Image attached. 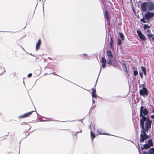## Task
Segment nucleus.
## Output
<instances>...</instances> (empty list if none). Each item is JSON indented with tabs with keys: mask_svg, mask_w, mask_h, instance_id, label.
<instances>
[{
	"mask_svg": "<svg viewBox=\"0 0 154 154\" xmlns=\"http://www.w3.org/2000/svg\"><path fill=\"white\" fill-rule=\"evenodd\" d=\"M152 39L154 41V37H152Z\"/></svg>",
	"mask_w": 154,
	"mask_h": 154,
	"instance_id": "33",
	"label": "nucleus"
},
{
	"mask_svg": "<svg viewBox=\"0 0 154 154\" xmlns=\"http://www.w3.org/2000/svg\"><path fill=\"white\" fill-rule=\"evenodd\" d=\"M143 154H148V153L146 152H143Z\"/></svg>",
	"mask_w": 154,
	"mask_h": 154,
	"instance_id": "27",
	"label": "nucleus"
},
{
	"mask_svg": "<svg viewBox=\"0 0 154 154\" xmlns=\"http://www.w3.org/2000/svg\"><path fill=\"white\" fill-rule=\"evenodd\" d=\"M147 7V2L142 3L141 5V9L142 11H145Z\"/></svg>",
	"mask_w": 154,
	"mask_h": 154,
	"instance_id": "10",
	"label": "nucleus"
},
{
	"mask_svg": "<svg viewBox=\"0 0 154 154\" xmlns=\"http://www.w3.org/2000/svg\"><path fill=\"white\" fill-rule=\"evenodd\" d=\"M82 130H80V131L79 132V131H78V132H76V134H78L79 133H82Z\"/></svg>",
	"mask_w": 154,
	"mask_h": 154,
	"instance_id": "29",
	"label": "nucleus"
},
{
	"mask_svg": "<svg viewBox=\"0 0 154 154\" xmlns=\"http://www.w3.org/2000/svg\"><path fill=\"white\" fill-rule=\"evenodd\" d=\"M140 77L142 78L143 76V73L142 72H140Z\"/></svg>",
	"mask_w": 154,
	"mask_h": 154,
	"instance_id": "24",
	"label": "nucleus"
},
{
	"mask_svg": "<svg viewBox=\"0 0 154 154\" xmlns=\"http://www.w3.org/2000/svg\"><path fill=\"white\" fill-rule=\"evenodd\" d=\"M106 60L105 58L104 57H103L101 58V63H102V66H100V69L99 72V73H100L101 70L102 68H105L106 66Z\"/></svg>",
	"mask_w": 154,
	"mask_h": 154,
	"instance_id": "4",
	"label": "nucleus"
},
{
	"mask_svg": "<svg viewBox=\"0 0 154 154\" xmlns=\"http://www.w3.org/2000/svg\"><path fill=\"white\" fill-rule=\"evenodd\" d=\"M144 73L145 75H146V72H144Z\"/></svg>",
	"mask_w": 154,
	"mask_h": 154,
	"instance_id": "31",
	"label": "nucleus"
},
{
	"mask_svg": "<svg viewBox=\"0 0 154 154\" xmlns=\"http://www.w3.org/2000/svg\"><path fill=\"white\" fill-rule=\"evenodd\" d=\"M150 154H154V149L153 148H151L149 150Z\"/></svg>",
	"mask_w": 154,
	"mask_h": 154,
	"instance_id": "16",
	"label": "nucleus"
},
{
	"mask_svg": "<svg viewBox=\"0 0 154 154\" xmlns=\"http://www.w3.org/2000/svg\"><path fill=\"white\" fill-rule=\"evenodd\" d=\"M149 144H146L144 145L143 148H142V149H148L151 146H152L153 145L152 141L151 139H149L148 141Z\"/></svg>",
	"mask_w": 154,
	"mask_h": 154,
	"instance_id": "6",
	"label": "nucleus"
},
{
	"mask_svg": "<svg viewBox=\"0 0 154 154\" xmlns=\"http://www.w3.org/2000/svg\"><path fill=\"white\" fill-rule=\"evenodd\" d=\"M107 55L108 57L107 59V63L109 65L112 64V55L111 52L110 51H108L107 52Z\"/></svg>",
	"mask_w": 154,
	"mask_h": 154,
	"instance_id": "5",
	"label": "nucleus"
},
{
	"mask_svg": "<svg viewBox=\"0 0 154 154\" xmlns=\"http://www.w3.org/2000/svg\"><path fill=\"white\" fill-rule=\"evenodd\" d=\"M141 69H142V71L143 72H146V68L145 67H144L143 66H141Z\"/></svg>",
	"mask_w": 154,
	"mask_h": 154,
	"instance_id": "20",
	"label": "nucleus"
},
{
	"mask_svg": "<svg viewBox=\"0 0 154 154\" xmlns=\"http://www.w3.org/2000/svg\"><path fill=\"white\" fill-rule=\"evenodd\" d=\"M132 69H133V70H134L135 69V67H134L132 66Z\"/></svg>",
	"mask_w": 154,
	"mask_h": 154,
	"instance_id": "32",
	"label": "nucleus"
},
{
	"mask_svg": "<svg viewBox=\"0 0 154 154\" xmlns=\"http://www.w3.org/2000/svg\"><path fill=\"white\" fill-rule=\"evenodd\" d=\"M91 137L93 138H94L96 136L95 134L94 133L92 132L91 131Z\"/></svg>",
	"mask_w": 154,
	"mask_h": 154,
	"instance_id": "19",
	"label": "nucleus"
},
{
	"mask_svg": "<svg viewBox=\"0 0 154 154\" xmlns=\"http://www.w3.org/2000/svg\"><path fill=\"white\" fill-rule=\"evenodd\" d=\"M147 32H149V33L151 32V30L149 29H148L147 30Z\"/></svg>",
	"mask_w": 154,
	"mask_h": 154,
	"instance_id": "26",
	"label": "nucleus"
},
{
	"mask_svg": "<svg viewBox=\"0 0 154 154\" xmlns=\"http://www.w3.org/2000/svg\"><path fill=\"white\" fill-rule=\"evenodd\" d=\"M97 131L98 133H100V134L109 135L108 134H105V133H104L103 131L101 129H98L97 130Z\"/></svg>",
	"mask_w": 154,
	"mask_h": 154,
	"instance_id": "13",
	"label": "nucleus"
},
{
	"mask_svg": "<svg viewBox=\"0 0 154 154\" xmlns=\"http://www.w3.org/2000/svg\"><path fill=\"white\" fill-rule=\"evenodd\" d=\"M137 32L138 35V36L140 39L143 41H145L146 38L144 35L141 32V31L140 30H137Z\"/></svg>",
	"mask_w": 154,
	"mask_h": 154,
	"instance_id": "7",
	"label": "nucleus"
},
{
	"mask_svg": "<svg viewBox=\"0 0 154 154\" xmlns=\"http://www.w3.org/2000/svg\"><path fill=\"white\" fill-rule=\"evenodd\" d=\"M134 75L136 76L138 74V72L137 70H134Z\"/></svg>",
	"mask_w": 154,
	"mask_h": 154,
	"instance_id": "22",
	"label": "nucleus"
},
{
	"mask_svg": "<svg viewBox=\"0 0 154 154\" xmlns=\"http://www.w3.org/2000/svg\"><path fill=\"white\" fill-rule=\"evenodd\" d=\"M121 44V40L119 39L118 40V44L119 45H120Z\"/></svg>",
	"mask_w": 154,
	"mask_h": 154,
	"instance_id": "21",
	"label": "nucleus"
},
{
	"mask_svg": "<svg viewBox=\"0 0 154 154\" xmlns=\"http://www.w3.org/2000/svg\"><path fill=\"white\" fill-rule=\"evenodd\" d=\"M84 55H85L86 54H84Z\"/></svg>",
	"mask_w": 154,
	"mask_h": 154,
	"instance_id": "35",
	"label": "nucleus"
},
{
	"mask_svg": "<svg viewBox=\"0 0 154 154\" xmlns=\"http://www.w3.org/2000/svg\"><path fill=\"white\" fill-rule=\"evenodd\" d=\"M32 74L31 73H29V74H28V77H30L32 76Z\"/></svg>",
	"mask_w": 154,
	"mask_h": 154,
	"instance_id": "25",
	"label": "nucleus"
},
{
	"mask_svg": "<svg viewBox=\"0 0 154 154\" xmlns=\"http://www.w3.org/2000/svg\"><path fill=\"white\" fill-rule=\"evenodd\" d=\"M147 8L150 11H152L154 9V4L152 2H147Z\"/></svg>",
	"mask_w": 154,
	"mask_h": 154,
	"instance_id": "8",
	"label": "nucleus"
},
{
	"mask_svg": "<svg viewBox=\"0 0 154 154\" xmlns=\"http://www.w3.org/2000/svg\"><path fill=\"white\" fill-rule=\"evenodd\" d=\"M41 40L39 39L36 44V50H38L39 49L41 46Z\"/></svg>",
	"mask_w": 154,
	"mask_h": 154,
	"instance_id": "12",
	"label": "nucleus"
},
{
	"mask_svg": "<svg viewBox=\"0 0 154 154\" xmlns=\"http://www.w3.org/2000/svg\"><path fill=\"white\" fill-rule=\"evenodd\" d=\"M150 26H151V25H150V26H149V25H147L144 24L143 25V28H144V29H146L147 28H149L150 27Z\"/></svg>",
	"mask_w": 154,
	"mask_h": 154,
	"instance_id": "18",
	"label": "nucleus"
},
{
	"mask_svg": "<svg viewBox=\"0 0 154 154\" xmlns=\"http://www.w3.org/2000/svg\"><path fill=\"white\" fill-rule=\"evenodd\" d=\"M140 95H146L147 93V89L146 88H143L140 90Z\"/></svg>",
	"mask_w": 154,
	"mask_h": 154,
	"instance_id": "9",
	"label": "nucleus"
},
{
	"mask_svg": "<svg viewBox=\"0 0 154 154\" xmlns=\"http://www.w3.org/2000/svg\"><path fill=\"white\" fill-rule=\"evenodd\" d=\"M40 1H41V0H39Z\"/></svg>",
	"mask_w": 154,
	"mask_h": 154,
	"instance_id": "36",
	"label": "nucleus"
},
{
	"mask_svg": "<svg viewBox=\"0 0 154 154\" xmlns=\"http://www.w3.org/2000/svg\"><path fill=\"white\" fill-rule=\"evenodd\" d=\"M96 91L94 88L92 89V96L93 97H96L97 95L96 94Z\"/></svg>",
	"mask_w": 154,
	"mask_h": 154,
	"instance_id": "14",
	"label": "nucleus"
},
{
	"mask_svg": "<svg viewBox=\"0 0 154 154\" xmlns=\"http://www.w3.org/2000/svg\"><path fill=\"white\" fill-rule=\"evenodd\" d=\"M152 17H154V13L149 12L145 14V18H143L141 19L140 21L144 23H146Z\"/></svg>",
	"mask_w": 154,
	"mask_h": 154,
	"instance_id": "2",
	"label": "nucleus"
},
{
	"mask_svg": "<svg viewBox=\"0 0 154 154\" xmlns=\"http://www.w3.org/2000/svg\"><path fill=\"white\" fill-rule=\"evenodd\" d=\"M151 117L153 119H154V115H152L151 116Z\"/></svg>",
	"mask_w": 154,
	"mask_h": 154,
	"instance_id": "30",
	"label": "nucleus"
},
{
	"mask_svg": "<svg viewBox=\"0 0 154 154\" xmlns=\"http://www.w3.org/2000/svg\"><path fill=\"white\" fill-rule=\"evenodd\" d=\"M153 112H154V110L153 111Z\"/></svg>",
	"mask_w": 154,
	"mask_h": 154,
	"instance_id": "34",
	"label": "nucleus"
},
{
	"mask_svg": "<svg viewBox=\"0 0 154 154\" xmlns=\"http://www.w3.org/2000/svg\"><path fill=\"white\" fill-rule=\"evenodd\" d=\"M104 15L105 18L107 19L108 20H109V17L108 15V12L107 11H106L104 14Z\"/></svg>",
	"mask_w": 154,
	"mask_h": 154,
	"instance_id": "15",
	"label": "nucleus"
},
{
	"mask_svg": "<svg viewBox=\"0 0 154 154\" xmlns=\"http://www.w3.org/2000/svg\"><path fill=\"white\" fill-rule=\"evenodd\" d=\"M34 111H32L30 112H28V113H26L25 114H24L20 116L19 117L20 118H23L25 117H26L28 116H29L31 115L33 112Z\"/></svg>",
	"mask_w": 154,
	"mask_h": 154,
	"instance_id": "11",
	"label": "nucleus"
},
{
	"mask_svg": "<svg viewBox=\"0 0 154 154\" xmlns=\"http://www.w3.org/2000/svg\"><path fill=\"white\" fill-rule=\"evenodd\" d=\"M119 35L120 37L122 39V40H123L124 38L123 34L122 33L120 32L119 33Z\"/></svg>",
	"mask_w": 154,
	"mask_h": 154,
	"instance_id": "17",
	"label": "nucleus"
},
{
	"mask_svg": "<svg viewBox=\"0 0 154 154\" xmlns=\"http://www.w3.org/2000/svg\"><path fill=\"white\" fill-rule=\"evenodd\" d=\"M148 114V111L146 108L143 106H141L140 108V116L141 118L145 117V116L147 115Z\"/></svg>",
	"mask_w": 154,
	"mask_h": 154,
	"instance_id": "3",
	"label": "nucleus"
},
{
	"mask_svg": "<svg viewBox=\"0 0 154 154\" xmlns=\"http://www.w3.org/2000/svg\"><path fill=\"white\" fill-rule=\"evenodd\" d=\"M148 37H151L153 36V35L152 33L149 34L148 35Z\"/></svg>",
	"mask_w": 154,
	"mask_h": 154,
	"instance_id": "23",
	"label": "nucleus"
},
{
	"mask_svg": "<svg viewBox=\"0 0 154 154\" xmlns=\"http://www.w3.org/2000/svg\"><path fill=\"white\" fill-rule=\"evenodd\" d=\"M140 126L142 130L141 131V134L140 138V142H143L144 140L148 139L149 136L146 133L151 127L152 121L146 117H143L140 119Z\"/></svg>",
	"mask_w": 154,
	"mask_h": 154,
	"instance_id": "1",
	"label": "nucleus"
},
{
	"mask_svg": "<svg viewBox=\"0 0 154 154\" xmlns=\"http://www.w3.org/2000/svg\"><path fill=\"white\" fill-rule=\"evenodd\" d=\"M93 105L95 103V100H94V99H93Z\"/></svg>",
	"mask_w": 154,
	"mask_h": 154,
	"instance_id": "28",
	"label": "nucleus"
}]
</instances>
